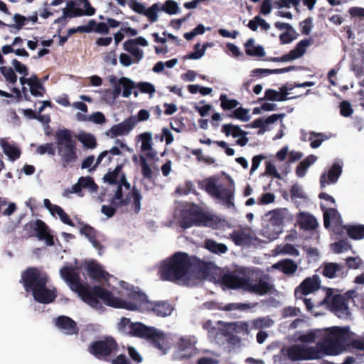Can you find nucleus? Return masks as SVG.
Wrapping results in <instances>:
<instances>
[{"mask_svg":"<svg viewBox=\"0 0 364 364\" xmlns=\"http://www.w3.org/2000/svg\"><path fill=\"white\" fill-rule=\"evenodd\" d=\"M336 335L338 330L333 328L327 334L325 341L318 342L316 346L294 344L282 348L281 353L292 361L319 359L323 355H336L341 353L342 348L341 338L336 342L332 341V338Z\"/></svg>","mask_w":364,"mask_h":364,"instance_id":"nucleus-1","label":"nucleus"},{"mask_svg":"<svg viewBox=\"0 0 364 364\" xmlns=\"http://www.w3.org/2000/svg\"><path fill=\"white\" fill-rule=\"evenodd\" d=\"M162 267L163 278L167 280L193 285L199 279L198 267L183 252L176 253L171 259L165 260Z\"/></svg>","mask_w":364,"mask_h":364,"instance_id":"nucleus-2","label":"nucleus"},{"mask_svg":"<svg viewBox=\"0 0 364 364\" xmlns=\"http://www.w3.org/2000/svg\"><path fill=\"white\" fill-rule=\"evenodd\" d=\"M70 289L76 292L81 299L90 306L100 309L102 304L101 299L106 305L114 308H128L120 298L114 296L112 293L99 286L95 285L89 287L80 282V276L68 282Z\"/></svg>","mask_w":364,"mask_h":364,"instance_id":"nucleus-3","label":"nucleus"},{"mask_svg":"<svg viewBox=\"0 0 364 364\" xmlns=\"http://www.w3.org/2000/svg\"><path fill=\"white\" fill-rule=\"evenodd\" d=\"M223 284L230 289H242L258 295H264L272 289L273 285L267 277L253 279L247 276V269L239 268L228 272L222 277Z\"/></svg>","mask_w":364,"mask_h":364,"instance_id":"nucleus-4","label":"nucleus"},{"mask_svg":"<svg viewBox=\"0 0 364 364\" xmlns=\"http://www.w3.org/2000/svg\"><path fill=\"white\" fill-rule=\"evenodd\" d=\"M117 188L110 203L116 206H127L133 199L132 208L137 214L141 209V196L136 187L131 190V185L127 181L124 173H122L117 183Z\"/></svg>","mask_w":364,"mask_h":364,"instance_id":"nucleus-5","label":"nucleus"},{"mask_svg":"<svg viewBox=\"0 0 364 364\" xmlns=\"http://www.w3.org/2000/svg\"><path fill=\"white\" fill-rule=\"evenodd\" d=\"M55 137L58 155L60 156L63 166L66 168L77 159L76 141L73 139V132L65 128L58 129Z\"/></svg>","mask_w":364,"mask_h":364,"instance_id":"nucleus-6","label":"nucleus"},{"mask_svg":"<svg viewBox=\"0 0 364 364\" xmlns=\"http://www.w3.org/2000/svg\"><path fill=\"white\" fill-rule=\"evenodd\" d=\"M333 328L338 330V336H334L332 338V341L336 342L338 340H340V337H341V353L346 349V346L350 342V334L349 332L348 327L341 328L338 326H333L325 329H316L314 331H310L309 332L305 334H301L298 336L295 335V339L296 341H299L303 343H311L315 342L317 338L322 337V340L320 341L319 342H324L325 340L326 339L327 334L330 332V330Z\"/></svg>","mask_w":364,"mask_h":364,"instance_id":"nucleus-7","label":"nucleus"},{"mask_svg":"<svg viewBox=\"0 0 364 364\" xmlns=\"http://www.w3.org/2000/svg\"><path fill=\"white\" fill-rule=\"evenodd\" d=\"M49 277L48 274L38 267H30L21 272L20 283L23 284L26 292L33 293L40 287L47 285Z\"/></svg>","mask_w":364,"mask_h":364,"instance_id":"nucleus-8","label":"nucleus"},{"mask_svg":"<svg viewBox=\"0 0 364 364\" xmlns=\"http://www.w3.org/2000/svg\"><path fill=\"white\" fill-rule=\"evenodd\" d=\"M87 350L96 358L107 361L112 354L119 350V346L114 338L105 336L102 339L90 343Z\"/></svg>","mask_w":364,"mask_h":364,"instance_id":"nucleus-9","label":"nucleus"},{"mask_svg":"<svg viewBox=\"0 0 364 364\" xmlns=\"http://www.w3.org/2000/svg\"><path fill=\"white\" fill-rule=\"evenodd\" d=\"M289 211L287 208H281L269 213V220L263 230V235L270 240H276L282 232V223L287 217Z\"/></svg>","mask_w":364,"mask_h":364,"instance_id":"nucleus-10","label":"nucleus"},{"mask_svg":"<svg viewBox=\"0 0 364 364\" xmlns=\"http://www.w3.org/2000/svg\"><path fill=\"white\" fill-rule=\"evenodd\" d=\"M333 291L328 289L325 299L319 303L320 305L326 304L328 308L339 318H346L349 309L344 297L341 295L332 296Z\"/></svg>","mask_w":364,"mask_h":364,"instance_id":"nucleus-11","label":"nucleus"},{"mask_svg":"<svg viewBox=\"0 0 364 364\" xmlns=\"http://www.w3.org/2000/svg\"><path fill=\"white\" fill-rule=\"evenodd\" d=\"M29 236H36L39 240H44L48 246L55 245L53 235L49 232L48 226L41 220L30 221L24 226Z\"/></svg>","mask_w":364,"mask_h":364,"instance_id":"nucleus-12","label":"nucleus"},{"mask_svg":"<svg viewBox=\"0 0 364 364\" xmlns=\"http://www.w3.org/2000/svg\"><path fill=\"white\" fill-rule=\"evenodd\" d=\"M131 336L145 339L159 348V333L154 327L147 326L141 322H134Z\"/></svg>","mask_w":364,"mask_h":364,"instance_id":"nucleus-13","label":"nucleus"},{"mask_svg":"<svg viewBox=\"0 0 364 364\" xmlns=\"http://www.w3.org/2000/svg\"><path fill=\"white\" fill-rule=\"evenodd\" d=\"M196 343V341L193 337H181L177 343L175 358L183 360L195 355L197 353Z\"/></svg>","mask_w":364,"mask_h":364,"instance_id":"nucleus-14","label":"nucleus"},{"mask_svg":"<svg viewBox=\"0 0 364 364\" xmlns=\"http://www.w3.org/2000/svg\"><path fill=\"white\" fill-rule=\"evenodd\" d=\"M129 298L133 300L134 302H127L122 299H120L124 303H125L127 307L129 308H124L127 310H135L138 309V307H144L147 309H151L153 311H156V307L159 306V304L155 303L153 304L149 302L147 299V296L140 291L133 290L131 291L129 294Z\"/></svg>","mask_w":364,"mask_h":364,"instance_id":"nucleus-15","label":"nucleus"},{"mask_svg":"<svg viewBox=\"0 0 364 364\" xmlns=\"http://www.w3.org/2000/svg\"><path fill=\"white\" fill-rule=\"evenodd\" d=\"M321 206L323 211L324 226L326 228L332 226L333 232L340 234L341 230L345 229V226L342 225L341 215L334 208H324L323 204Z\"/></svg>","mask_w":364,"mask_h":364,"instance_id":"nucleus-16","label":"nucleus"},{"mask_svg":"<svg viewBox=\"0 0 364 364\" xmlns=\"http://www.w3.org/2000/svg\"><path fill=\"white\" fill-rule=\"evenodd\" d=\"M312 41L310 39H304L300 41L294 49L291 50L289 53L282 56L281 58H273V62H288L301 58L306 51L307 48L311 46Z\"/></svg>","mask_w":364,"mask_h":364,"instance_id":"nucleus-17","label":"nucleus"},{"mask_svg":"<svg viewBox=\"0 0 364 364\" xmlns=\"http://www.w3.org/2000/svg\"><path fill=\"white\" fill-rule=\"evenodd\" d=\"M321 284L320 277L315 274L304 279L296 289L295 296L297 299H301L303 295L311 294L319 289Z\"/></svg>","mask_w":364,"mask_h":364,"instance_id":"nucleus-18","label":"nucleus"},{"mask_svg":"<svg viewBox=\"0 0 364 364\" xmlns=\"http://www.w3.org/2000/svg\"><path fill=\"white\" fill-rule=\"evenodd\" d=\"M137 122L134 117H130L124 119L121 123L113 125L107 132L106 134L111 138H115L118 136L127 134L134 129Z\"/></svg>","mask_w":364,"mask_h":364,"instance_id":"nucleus-19","label":"nucleus"},{"mask_svg":"<svg viewBox=\"0 0 364 364\" xmlns=\"http://www.w3.org/2000/svg\"><path fill=\"white\" fill-rule=\"evenodd\" d=\"M222 132L227 136H232L237 139L236 144L240 146H245L249 141L247 137V132L242 130L239 126L232 124H223L222 127Z\"/></svg>","mask_w":364,"mask_h":364,"instance_id":"nucleus-20","label":"nucleus"},{"mask_svg":"<svg viewBox=\"0 0 364 364\" xmlns=\"http://www.w3.org/2000/svg\"><path fill=\"white\" fill-rule=\"evenodd\" d=\"M32 295L35 301L41 304L52 303L57 297L55 289H48L46 285H45L44 287L37 289L32 293Z\"/></svg>","mask_w":364,"mask_h":364,"instance_id":"nucleus-21","label":"nucleus"},{"mask_svg":"<svg viewBox=\"0 0 364 364\" xmlns=\"http://www.w3.org/2000/svg\"><path fill=\"white\" fill-rule=\"evenodd\" d=\"M56 326L67 335L77 334L79 328L76 322L66 316H60L55 321Z\"/></svg>","mask_w":364,"mask_h":364,"instance_id":"nucleus-22","label":"nucleus"},{"mask_svg":"<svg viewBox=\"0 0 364 364\" xmlns=\"http://www.w3.org/2000/svg\"><path fill=\"white\" fill-rule=\"evenodd\" d=\"M85 270L91 279L97 282H101L103 279L107 280L109 274L103 270L101 265L94 260L86 263Z\"/></svg>","mask_w":364,"mask_h":364,"instance_id":"nucleus-23","label":"nucleus"},{"mask_svg":"<svg viewBox=\"0 0 364 364\" xmlns=\"http://www.w3.org/2000/svg\"><path fill=\"white\" fill-rule=\"evenodd\" d=\"M141 141V151L144 153L143 155L147 158L149 161H154L156 153L152 149V136L150 133L144 132L137 136Z\"/></svg>","mask_w":364,"mask_h":364,"instance_id":"nucleus-24","label":"nucleus"},{"mask_svg":"<svg viewBox=\"0 0 364 364\" xmlns=\"http://www.w3.org/2000/svg\"><path fill=\"white\" fill-rule=\"evenodd\" d=\"M230 237L236 245L244 246L251 242L252 232L249 228H241L235 230Z\"/></svg>","mask_w":364,"mask_h":364,"instance_id":"nucleus-25","label":"nucleus"},{"mask_svg":"<svg viewBox=\"0 0 364 364\" xmlns=\"http://www.w3.org/2000/svg\"><path fill=\"white\" fill-rule=\"evenodd\" d=\"M214 198L228 208L233 206L234 187L227 188L221 186Z\"/></svg>","mask_w":364,"mask_h":364,"instance_id":"nucleus-26","label":"nucleus"},{"mask_svg":"<svg viewBox=\"0 0 364 364\" xmlns=\"http://www.w3.org/2000/svg\"><path fill=\"white\" fill-rule=\"evenodd\" d=\"M341 166L338 164H334L328 174L324 173L321 175L320 180L321 186L324 187L327 184L336 183L341 174Z\"/></svg>","mask_w":364,"mask_h":364,"instance_id":"nucleus-27","label":"nucleus"},{"mask_svg":"<svg viewBox=\"0 0 364 364\" xmlns=\"http://www.w3.org/2000/svg\"><path fill=\"white\" fill-rule=\"evenodd\" d=\"M247 55L255 57H263L265 51L262 46L256 45L253 38H250L245 44Z\"/></svg>","mask_w":364,"mask_h":364,"instance_id":"nucleus-28","label":"nucleus"},{"mask_svg":"<svg viewBox=\"0 0 364 364\" xmlns=\"http://www.w3.org/2000/svg\"><path fill=\"white\" fill-rule=\"evenodd\" d=\"M272 268L279 269L288 274L294 273L297 269V265L291 259H286L274 264Z\"/></svg>","mask_w":364,"mask_h":364,"instance_id":"nucleus-29","label":"nucleus"},{"mask_svg":"<svg viewBox=\"0 0 364 364\" xmlns=\"http://www.w3.org/2000/svg\"><path fill=\"white\" fill-rule=\"evenodd\" d=\"M298 220L301 227L305 230H313L317 226L316 219L313 215L306 213H301L299 215Z\"/></svg>","mask_w":364,"mask_h":364,"instance_id":"nucleus-30","label":"nucleus"},{"mask_svg":"<svg viewBox=\"0 0 364 364\" xmlns=\"http://www.w3.org/2000/svg\"><path fill=\"white\" fill-rule=\"evenodd\" d=\"M205 247L212 253L217 255L225 254L228 250L226 245L217 242L216 241L211 239H208L205 240Z\"/></svg>","mask_w":364,"mask_h":364,"instance_id":"nucleus-31","label":"nucleus"},{"mask_svg":"<svg viewBox=\"0 0 364 364\" xmlns=\"http://www.w3.org/2000/svg\"><path fill=\"white\" fill-rule=\"evenodd\" d=\"M75 137L82 144L85 148L87 149H94L97 147V143L95 136L90 133H80Z\"/></svg>","mask_w":364,"mask_h":364,"instance_id":"nucleus-32","label":"nucleus"},{"mask_svg":"<svg viewBox=\"0 0 364 364\" xmlns=\"http://www.w3.org/2000/svg\"><path fill=\"white\" fill-rule=\"evenodd\" d=\"M124 49L130 53L134 58V63H138L144 56L143 51L129 39L124 43Z\"/></svg>","mask_w":364,"mask_h":364,"instance_id":"nucleus-33","label":"nucleus"},{"mask_svg":"<svg viewBox=\"0 0 364 364\" xmlns=\"http://www.w3.org/2000/svg\"><path fill=\"white\" fill-rule=\"evenodd\" d=\"M1 147L4 154L11 161H14L20 157L21 150L14 145L9 144L8 141H3L1 142Z\"/></svg>","mask_w":364,"mask_h":364,"instance_id":"nucleus-34","label":"nucleus"},{"mask_svg":"<svg viewBox=\"0 0 364 364\" xmlns=\"http://www.w3.org/2000/svg\"><path fill=\"white\" fill-rule=\"evenodd\" d=\"M317 160V157L314 155H310L302 161L296 168V173L299 177H304L309 167L314 164Z\"/></svg>","mask_w":364,"mask_h":364,"instance_id":"nucleus-35","label":"nucleus"},{"mask_svg":"<svg viewBox=\"0 0 364 364\" xmlns=\"http://www.w3.org/2000/svg\"><path fill=\"white\" fill-rule=\"evenodd\" d=\"M274 324V321L269 316L260 317L250 321L251 328L259 330L269 328Z\"/></svg>","mask_w":364,"mask_h":364,"instance_id":"nucleus-36","label":"nucleus"},{"mask_svg":"<svg viewBox=\"0 0 364 364\" xmlns=\"http://www.w3.org/2000/svg\"><path fill=\"white\" fill-rule=\"evenodd\" d=\"M30 85V92L34 97H43L46 92V88L36 75H33V81Z\"/></svg>","mask_w":364,"mask_h":364,"instance_id":"nucleus-37","label":"nucleus"},{"mask_svg":"<svg viewBox=\"0 0 364 364\" xmlns=\"http://www.w3.org/2000/svg\"><path fill=\"white\" fill-rule=\"evenodd\" d=\"M201 221L198 218L197 214L186 213L183 215L181 222V225L183 228H188L192 225H200Z\"/></svg>","mask_w":364,"mask_h":364,"instance_id":"nucleus-38","label":"nucleus"},{"mask_svg":"<svg viewBox=\"0 0 364 364\" xmlns=\"http://www.w3.org/2000/svg\"><path fill=\"white\" fill-rule=\"evenodd\" d=\"M345 230L348 235L354 240L364 238V225H363L345 226Z\"/></svg>","mask_w":364,"mask_h":364,"instance_id":"nucleus-39","label":"nucleus"},{"mask_svg":"<svg viewBox=\"0 0 364 364\" xmlns=\"http://www.w3.org/2000/svg\"><path fill=\"white\" fill-rule=\"evenodd\" d=\"M122 169V165L119 164L116 166V168L112 171H108L103 177L105 181L109 183V184H117L119 181V178L121 176Z\"/></svg>","mask_w":364,"mask_h":364,"instance_id":"nucleus-40","label":"nucleus"},{"mask_svg":"<svg viewBox=\"0 0 364 364\" xmlns=\"http://www.w3.org/2000/svg\"><path fill=\"white\" fill-rule=\"evenodd\" d=\"M154 161H149L146 156L140 155V165L141 167V173L144 178L151 180L153 176V172L150 165Z\"/></svg>","mask_w":364,"mask_h":364,"instance_id":"nucleus-41","label":"nucleus"},{"mask_svg":"<svg viewBox=\"0 0 364 364\" xmlns=\"http://www.w3.org/2000/svg\"><path fill=\"white\" fill-rule=\"evenodd\" d=\"M134 323V322H132L130 318L122 317L117 324L118 331L124 334L131 336Z\"/></svg>","mask_w":364,"mask_h":364,"instance_id":"nucleus-42","label":"nucleus"},{"mask_svg":"<svg viewBox=\"0 0 364 364\" xmlns=\"http://www.w3.org/2000/svg\"><path fill=\"white\" fill-rule=\"evenodd\" d=\"M61 277L68 283L80 276L77 270L73 267L65 266L60 270Z\"/></svg>","mask_w":364,"mask_h":364,"instance_id":"nucleus-43","label":"nucleus"},{"mask_svg":"<svg viewBox=\"0 0 364 364\" xmlns=\"http://www.w3.org/2000/svg\"><path fill=\"white\" fill-rule=\"evenodd\" d=\"M258 26H260L262 29L266 31L270 28L269 23H268L264 19L262 18L259 16H255L248 23V27L252 31H257Z\"/></svg>","mask_w":364,"mask_h":364,"instance_id":"nucleus-44","label":"nucleus"},{"mask_svg":"<svg viewBox=\"0 0 364 364\" xmlns=\"http://www.w3.org/2000/svg\"><path fill=\"white\" fill-rule=\"evenodd\" d=\"M81 186L84 189H87L90 193H97L99 187L95 183L94 179L90 176H82L79 178Z\"/></svg>","mask_w":364,"mask_h":364,"instance_id":"nucleus-45","label":"nucleus"},{"mask_svg":"<svg viewBox=\"0 0 364 364\" xmlns=\"http://www.w3.org/2000/svg\"><path fill=\"white\" fill-rule=\"evenodd\" d=\"M328 139V137L322 133L311 132L308 140L311 147L316 149L321 146L323 141Z\"/></svg>","mask_w":364,"mask_h":364,"instance_id":"nucleus-46","label":"nucleus"},{"mask_svg":"<svg viewBox=\"0 0 364 364\" xmlns=\"http://www.w3.org/2000/svg\"><path fill=\"white\" fill-rule=\"evenodd\" d=\"M119 84L122 86V96L128 97L132 94V90L134 87V83L132 80L127 77H121L119 80Z\"/></svg>","mask_w":364,"mask_h":364,"instance_id":"nucleus-47","label":"nucleus"},{"mask_svg":"<svg viewBox=\"0 0 364 364\" xmlns=\"http://www.w3.org/2000/svg\"><path fill=\"white\" fill-rule=\"evenodd\" d=\"M341 267L336 263H328L326 264L323 269V274L324 276L328 278H333L336 277L338 272H340Z\"/></svg>","mask_w":364,"mask_h":364,"instance_id":"nucleus-48","label":"nucleus"},{"mask_svg":"<svg viewBox=\"0 0 364 364\" xmlns=\"http://www.w3.org/2000/svg\"><path fill=\"white\" fill-rule=\"evenodd\" d=\"M63 13L65 14V16L68 18L81 16L80 9L75 8V2L72 0L67 3V8L63 9Z\"/></svg>","mask_w":364,"mask_h":364,"instance_id":"nucleus-49","label":"nucleus"},{"mask_svg":"<svg viewBox=\"0 0 364 364\" xmlns=\"http://www.w3.org/2000/svg\"><path fill=\"white\" fill-rule=\"evenodd\" d=\"M0 72L8 82L11 84H15L16 82L17 75L12 68L1 66L0 67Z\"/></svg>","mask_w":364,"mask_h":364,"instance_id":"nucleus-50","label":"nucleus"},{"mask_svg":"<svg viewBox=\"0 0 364 364\" xmlns=\"http://www.w3.org/2000/svg\"><path fill=\"white\" fill-rule=\"evenodd\" d=\"M161 11H164L170 15H174L179 12L180 8L176 1L168 0L161 6Z\"/></svg>","mask_w":364,"mask_h":364,"instance_id":"nucleus-51","label":"nucleus"},{"mask_svg":"<svg viewBox=\"0 0 364 364\" xmlns=\"http://www.w3.org/2000/svg\"><path fill=\"white\" fill-rule=\"evenodd\" d=\"M220 322L213 323L211 321H208L204 324V328L208 331L209 336L211 338H216L220 333Z\"/></svg>","mask_w":364,"mask_h":364,"instance_id":"nucleus-52","label":"nucleus"},{"mask_svg":"<svg viewBox=\"0 0 364 364\" xmlns=\"http://www.w3.org/2000/svg\"><path fill=\"white\" fill-rule=\"evenodd\" d=\"M264 97L272 101H284L287 100L286 94L279 92L275 90L268 89L265 91Z\"/></svg>","mask_w":364,"mask_h":364,"instance_id":"nucleus-53","label":"nucleus"},{"mask_svg":"<svg viewBox=\"0 0 364 364\" xmlns=\"http://www.w3.org/2000/svg\"><path fill=\"white\" fill-rule=\"evenodd\" d=\"M257 304H250V303H231L226 305L224 307V309L226 311H232V310H240V311H246L248 309H251L254 308Z\"/></svg>","mask_w":364,"mask_h":364,"instance_id":"nucleus-54","label":"nucleus"},{"mask_svg":"<svg viewBox=\"0 0 364 364\" xmlns=\"http://www.w3.org/2000/svg\"><path fill=\"white\" fill-rule=\"evenodd\" d=\"M234 329L237 333H242L248 335L251 330L250 321H237L233 323Z\"/></svg>","mask_w":364,"mask_h":364,"instance_id":"nucleus-55","label":"nucleus"},{"mask_svg":"<svg viewBox=\"0 0 364 364\" xmlns=\"http://www.w3.org/2000/svg\"><path fill=\"white\" fill-rule=\"evenodd\" d=\"M276 252L279 255H299V251L293 245L289 244L278 246L276 249Z\"/></svg>","mask_w":364,"mask_h":364,"instance_id":"nucleus-56","label":"nucleus"},{"mask_svg":"<svg viewBox=\"0 0 364 364\" xmlns=\"http://www.w3.org/2000/svg\"><path fill=\"white\" fill-rule=\"evenodd\" d=\"M220 186L221 185L217 184V180L215 178H210L205 181V188L209 194L215 197Z\"/></svg>","mask_w":364,"mask_h":364,"instance_id":"nucleus-57","label":"nucleus"},{"mask_svg":"<svg viewBox=\"0 0 364 364\" xmlns=\"http://www.w3.org/2000/svg\"><path fill=\"white\" fill-rule=\"evenodd\" d=\"M220 100L221 102V107L225 110L234 109L238 105L237 100L228 99L226 95H221Z\"/></svg>","mask_w":364,"mask_h":364,"instance_id":"nucleus-58","label":"nucleus"},{"mask_svg":"<svg viewBox=\"0 0 364 364\" xmlns=\"http://www.w3.org/2000/svg\"><path fill=\"white\" fill-rule=\"evenodd\" d=\"M36 152L41 155L48 154L50 156H54L55 149L53 143H46L38 146Z\"/></svg>","mask_w":364,"mask_h":364,"instance_id":"nucleus-59","label":"nucleus"},{"mask_svg":"<svg viewBox=\"0 0 364 364\" xmlns=\"http://www.w3.org/2000/svg\"><path fill=\"white\" fill-rule=\"evenodd\" d=\"M158 11H159V3H155L148 9H145L144 14L149 18L151 22H154L157 20Z\"/></svg>","mask_w":364,"mask_h":364,"instance_id":"nucleus-60","label":"nucleus"},{"mask_svg":"<svg viewBox=\"0 0 364 364\" xmlns=\"http://www.w3.org/2000/svg\"><path fill=\"white\" fill-rule=\"evenodd\" d=\"M95 24L94 20H90L85 26H80L77 28H72L68 30V36L76 32L90 33L92 31V26Z\"/></svg>","mask_w":364,"mask_h":364,"instance_id":"nucleus-61","label":"nucleus"},{"mask_svg":"<svg viewBox=\"0 0 364 364\" xmlns=\"http://www.w3.org/2000/svg\"><path fill=\"white\" fill-rule=\"evenodd\" d=\"M296 33L294 29L284 32L279 36V40L283 44L289 43L296 38Z\"/></svg>","mask_w":364,"mask_h":364,"instance_id":"nucleus-62","label":"nucleus"},{"mask_svg":"<svg viewBox=\"0 0 364 364\" xmlns=\"http://www.w3.org/2000/svg\"><path fill=\"white\" fill-rule=\"evenodd\" d=\"M284 117L285 114H273L265 119L263 118L265 131L269 129V125L275 123L279 119H283Z\"/></svg>","mask_w":364,"mask_h":364,"instance_id":"nucleus-63","label":"nucleus"},{"mask_svg":"<svg viewBox=\"0 0 364 364\" xmlns=\"http://www.w3.org/2000/svg\"><path fill=\"white\" fill-rule=\"evenodd\" d=\"M80 232L82 235H85L89 240L93 239L97 235L95 229L87 224L83 225Z\"/></svg>","mask_w":364,"mask_h":364,"instance_id":"nucleus-64","label":"nucleus"}]
</instances>
